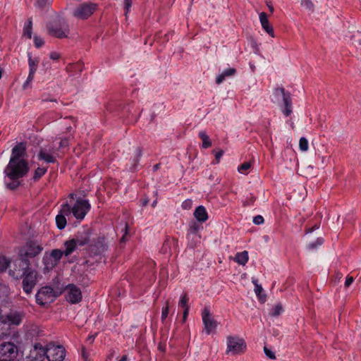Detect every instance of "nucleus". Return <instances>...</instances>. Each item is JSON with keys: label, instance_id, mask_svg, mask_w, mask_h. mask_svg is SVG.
Instances as JSON below:
<instances>
[{"label": "nucleus", "instance_id": "obj_10", "mask_svg": "<svg viewBox=\"0 0 361 361\" xmlns=\"http://www.w3.org/2000/svg\"><path fill=\"white\" fill-rule=\"evenodd\" d=\"M202 319L204 325L203 331L205 332L207 335L215 332L217 327V322L213 318L207 307H204L202 310Z\"/></svg>", "mask_w": 361, "mask_h": 361}, {"label": "nucleus", "instance_id": "obj_30", "mask_svg": "<svg viewBox=\"0 0 361 361\" xmlns=\"http://www.w3.org/2000/svg\"><path fill=\"white\" fill-rule=\"evenodd\" d=\"M324 243V239L322 238H317L315 241L311 242L307 244V247L309 250H313L317 249L318 247L322 245Z\"/></svg>", "mask_w": 361, "mask_h": 361}, {"label": "nucleus", "instance_id": "obj_7", "mask_svg": "<svg viewBox=\"0 0 361 361\" xmlns=\"http://www.w3.org/2000/svg\"><path fill=\"white\" fill-rule=\"evenodd\" d=\"M58 295L50 286H44L41 288L36 293V302L41 306L52 302Z\"/></svg>", "mask_w": 361, "mask_h": 361}, {"label": "nucleus", "instance_id": "obj_38", "mask_svg": "<svg viewBox=\"0 0 361 361\" xmlns=\"http://www.w3.org/2000/svg\"><path fill=\"white\" fill-rule=\"evenodd\" d=\"M250 167L251 164L250 162H245L238 166V171L240 173L246 174Z\"/></svg>", "mask_w": 361, "mask_h": 361}, {"label": "nucleus", "instance_id": "obj_9", "mask_svg": "<svg viewBox=\"0 0 361 361\" xmlns=\"http://www.w3.org/2000/svg\"><path fill=\"white\" fill-rule=\"evenodd\" d=\"M17 355V346L13 343L3 342L0 344V359L4 361H12Z\"/></svg>", "mask_w": 361, "mask_h": 361}, {"label": "nucleus", "instance_id": "obj_23", "mask_svg": "<svg viewBox=\"0 0 361 361\" xmlns=\"http://www.w3.org/2000/svg\"><path fill=\"white\" fill-rule=\"evenodd\" d=\"M64 246L66 247L63 252V255L66 257L71 255L77 247V243L74 241V239H71L70 240H67L64 243Z\"/></svg>", "mask_w": 361, "mask_h": 361}, {"label": "nucleus", "instance_id": "obj_2", "mask_svg": "<svg viewBox=\"0 0 361 361\" xmlns=\"http://www.w3.org/2000/svg\"><path fill=\"white\" fill-rule=\"evenodd\" d=\"M43 250V247L36 241L30 240L19 248L18 259L15 262L19 267H30V259L39 255Z\"/></svg>", "mask_w": 361, "mask_h": 361}, {"label": "nucleus", "instance_id": "obj_44", "mask_svg": "<svg viewBox=\"0 0 361 361\" xmlns=\"http://www.w3.org/2000/svg\"><path fill=\"white\" fill-rule=\"evenodd\" d=\"M192 206V201L190 199H187L182 202L181 207L183 209H190Z\"/></svg>", "mask_w": 361, "mask_h": 361}, {"label": "nucleus", "instance_id": "obj_45", "mask_svg": "<svg viewBox=\"0 0 361 361\" xmlns=\"http://www.w3.org/2000/svg\"><path fill=\"white\" fill-rule=\"evenodd\" d=\"M264 351L267 357H269V359L274 360L276 358L274 353L270 349H269L267 347L265 346L264 348Z\"/></svg>", "mask_w": 361, "mask_h": 361}, {"label": "nucleus", "instance_id": "obj_52", "mask_svg": "<svg viewBox=\"0 0 361 361\" xmlns=\"http://www.w3.org/2000/svg\"><path fill=\"white\" fill-rule=\"evenodd\" d=\"M223 154H224V152L222 150L217 152L216 153L215 158H216L217 162H219V160L221 158V157L223 156Z\"/></svg>", "mask_w": 361, "mask_h": 361}, {"label": "nucleus", "instance_id": "obj_4", "mask_svg": "<svg viewBox=\"0 0 361 361\" xmlns=\"http://www.w3.org/2000/svg\"><path fill=\"white\" fill-rule=\"evenodd\" d=\"M49 35L57 38H66L69 34V27L66 21L57 17L47 24Z\"/></svg>", "mask_w": 361, "mask_h": 361}, {"label": "nucleus", "instance_id": "obj_35", "mask_svg": "<svg viewBox=\"0 0 361 361\" xmlns=\"http://www.w3.org/2000/svg\"><path fill=\"white\" fill-rule=\"evenodd\" d=\"M201 228V226L196 222L192 221L189 225L188 233L190 234H196Z\"/></svg>", "mask_w": 361, "mask_h": 361}, {"label": "nucleus", "instance_id": "obj_14", "mask_svg": "<svg viewBox=\"0 0 361 361\" xmlns=\"http://www.w3.org/2000/svg\"><path fill=\"white\" fill-rule=\"evenodd\" d=\"M46 357L47 346L44 347L40 343H35L29 354L31 361H44Z\"/></svg>", "mask_w": 361, "mask_h": 361}, {"label": "nucleus", "instance_id": "obj_46", "mask_svg": "<svg viewBox=\"0 0 361 361\" xmlns=\"http://www.w3.org/2000/svg\"><path fill=\"white\" fill-rule=\"evenodd\" d=\"M51 2V0H37V4L39 7L44 8L47 5H49Z\"/></svg>", "mask_w": 361, "mask_h": 361}, {"label": "nucleus", "instance_id": "obj_15", "mask_svg": "<svg viewBox=\"0 0 361 361\" xmlns=\"http://www.w3.org/2000/svg\"><path fill=\"white\" fill-rule=\"evenodd\" d=\"M275 93L277 94H281L282 95L284 106V108L282 109V112L286 116H290L292 113V99L290 94L286 92L283 87L276 88Z\"/></svg>", "mask_w": 361, "mask_h": 361}, {"label": "nucleus", "instance_id": "obj_11", "mask_svg": "<svg viewBox=\"0 0 361 361\" xmlns=\"http://www.w3.org/2000/svg\"><path fill=\"white\" fill-rule=\"evenodd\" d=\"M89 207L88 200L79 197L72 207V213L77 219L82 220L87 213Z\"/></svg>", "mask_w": 361, "mask_h": 361}, {"label": "nucleus", "instance_id": "obj_55", "mask_svg": "<svg viewBox=\"0 0 361 361\" xmlns=\"http://www.w3.org/2000/svg\"><path fill=\"white\" fill-rule=\"evenodd\" d=\"M82 357H83V358H84L85 361H87V359H88V353L85 351V348H82Z\"/></svg>", "mask_w": 361, "mask_h": 361}, {"label": "nucleus", "instance_id": "obj_20", "mask_svg": "<svg viewBox=\"0 0 361 361\" xmlns=\"http://www.w3.org/2000/svg\"><path fill=\"white\" fill-rule=\"evenodd\" d=\"M236 73V69L234 68H228L225 69L221 73L216 77V83L220 85L226 78L233 77Z\"/></svg>", "mask_w": 361, "mask_h": 361}, {"label": "nucleus", "instance_id": "obj_43", "mask_svg": "<svg viewBox=\"0 0 361 361\" xmlns=\"http://www.w3.org/2000/svg\"><path fill=\"white\" fill-rule=\"evenodd\" d=\"M34 44H35V47L40 48L44 45V41L42 38H41L38 36H35L34 37Z\"/></svg>", "mask_w": 361, "mask_h": 361}, {"label": "nucleus", "instance_id": "obj_36", "mask_svg": "<svg viewBox=\"0 0 361 361\" xmlns=\"http://www.w3.org/2000/svg\"><path fill=\"white\" fill-rule=\"evenodd\" d=\"M299 148L302 152H306L308 150L309 142L305 137H300L299 140Z\"/></svg>", "mask_w": 361, "mask_h": 361}, {"label": "nucleus", "instance_id": "obj_31", "mask_svg": "<svg viewBox=\"0 0 361 361\" xmlns=\"http://www.w3.org/2000/svg\"><path fill=\"white\" fill-rule=\"evenodd\" d=\"M28 63H29V68H30L29 72H31V73H35L38 63H39L38 59H32L31 56H29Z\"/></svg>", "mask_w": 361, "mask_h": 361}, {"label": "nucleus", "instance_id": "obj_54", "mask_svg": "<svg viewBox=\"0 0 361 361\" xmlns=\"http://www.w3.org/2000/svg\"><path fill=\"white\" fill-rule=\"evenodd\" d=\"M32 82L26 80V81L23 85V89L27 90V88L30 87V84Z\"/></svg>", "mask_w": 361, "mask_h": 361}, {"label": "nucleus", "instance_id": "obj_41", "mask_svg": "<svg viewBox=\"0 0 361 361\" xmlns=\"http://www.w3.org/2000/svg\"><path fill=\"white\" fill-rule=\"evenodd\" d=\"M89 238L88 237H85V238H76V239H74V241L77 243V246H84L85 245H87L88 243H89Z\"/></svg>", "mask_w": 361, "mask_h": 361}, {"label": "nucleus", "instance_id": "obj_24", "mask_svg": "<svg viewBox=\"0 0 361 361\" xmlns=\"http://www.w3.org/2000/svg\"><path fill=\"white\" fill-rule=\"evenodd\" d=\"M248 252L247 251H243L237 252L234 260L240 265H245L248 261Z\"/></svg>", "mask_w": 361, "mask_h": 361}, {"label": "nucleus", "instance_id": "obj_49", "mask_svg": "<svg viewBox=\"0 0 361 361\" xmlns=\"http://www.w3.org/2000/svg\"><path fill=\"white\" fill-rule=\"evenodd\" d=\"M142 155V152L141 148L137 147L135 149V158H136L137 161H139V159L141 158Z\"/></svg>", "mask_w": 361, "mask_h": 361}, {"label": "nucleus", "instance_id": "obj_17", "mask_svg": "<svg viewBox=\"0 0 361 361\" xmlns=\"http://www.w3.org/2000/svg\"><path fill=\"white\" fill-rule=\"evenodd\" d=\"M259 21L262 28L266 32H267L271 37H274V32L273 27L269 23L267 15L264 12H262L259 16Z\"/></svg>", "mask_w": 361, "mask_h": 361}, {"label": "nucleus", "instance_id": "obj_64", "mask_svg": "<svg viewBox=\"0 0 361 361\" xmlns=\"http://www.w3.org/2000/svg\"><path fill=\"white\" fill-rule=\"evenodd\" d=\"M156 204H157V201H154L152 203V207H155Z\"/></svg>", "mask_w": 361, "mask_h": 361}, {"label": "nucleus", "instance_id": "obj_8", "mask_svg": "<svg viewBox=\"0 0 361 361\" xmlns=\"http://www.w3.org/2000/svg\"><path fill=\"white\" fill-rule=\"evenodd\" d=\"M65 356V348L62 345H55L52 343L47 345L46 358L49 361H63Z\"/></svg>", "mask_w": 361, "mask_h": 361}, {"label": "nucleus", "instance_id": "obj_53", "mask_svg": "<svg viewBox=\"0 0 361 361\" xmlns=\"http://www.w3.org/2000/svg\"><path fill=\"white\" fill-rule=\"evenodd\" d=\"M189 310H183V322H185L188 318Z\"/></svg>", "mask_w": 361, "mask_h": 361}, {"label": "nucleus", "instance_id": "obj_33", "mask_svg": "<svg viewBox=\"0 0 361 361\" xmlns=\"http://www.w3.org/2000/svg\"><path fill=\"white\" fill-rule=\"evenodd\" d=\"M252 282L255 285V293L258 296L259 299H262V297L261 296V293L263 290V288L260 284L258 283V279L255 278L252 279Z\"/></svg>", "mask_w": 361, "mask_h": 361}, {"label": "nucleus", "instance_id": "obj_13", "mask_svg": "<svg viewBox=\"0 0 361 361\" xmlns=\"http://www.w3.org/2000/svg\"><path fill=\"white\" fill-rule=\"evenodd\" d=\"M66 300L72 304L79 302L82 300V293L74 284H69L65 289Z\"/></svg>", "mask_w": 361, "mask_h": 361}, {"label": "nucleus", "instance_id": "obj_27", "mask_svg": "<svg viewBox=\"0 0 361 361\" xmlns=\"http://www.w3.org/2000/svg\"><path fill=\"white\" fill-rule=\"evenodd\" d=\"M56 224L59 229H63L67 224L66 218L61 214H57L56 216Z\"/></svg>", "mask_w": 361, "mask_h": 361}, {"label": "nucleus", "instance_id": "obj_42", "mask_svg": "<svg viewBox=\"0 0 361 361\" xmlns=\"http://www.w3.org/2000/svg\"><path fill=\"white\" fill-rule=\"evenodd\" d=\"M169 302L166 301V306L163 307L162 312H161V320L164 321L169 314Z\"/></svg>", "mask_w": 361, "mask_h": 361}, {"label": "nucleus", "instance_id": "obj_28", "mask_svg": "<svg viewBox=\"0 0 361 361\" xmlns=\"http://www.w3.org/2000/svg\"><path fill=\"white\" fill-rule=\"evenodd\" d=\"M188 301H189V297L186 293H184L180 296L178 305L181 307H183V310H186V309L189 310V306L188 305Z\"/></svg>", "mask_w": 361, "mask_h": 361}, {"label": "nucleus", "instance_id": "obj_26", "mask_svg": "<svg viewBox=\"0 0 361 361\" xmlns=\"http://www.w3.org/2000/svg\"><path fill=\"white\" fill-rule=\"evenodd\" d=\"M47 171L46 167H38L34 172L32 180L34 182L39 180Z\"/></svg>", "mask_w": 361, "mask_h": 361}, {"label": "nucleus", "instance_id": "obj_51", "mask_svg": "<svg viewBox=\"0 0 361 361\" xmlns=\"http://www.w3.org/2000/svg\"><path fill=\"white\" fill-rule=\"evenodd\" d=\"M353 282V277H347L346 280H345V286L346 287H348V286H350L352 284Z\"/></svg>", "mask_w": 361, "mask_h": 361}, {"label": "nucleus", "instance_id": "obj_47", "mask_svg": "<svg viewBox=\"0 0 361 361\" xmlns=\"http://www.w3.org/2000/svg\"><path fill=\"white\" fill-rule=\"evenodd\" d=\"M132 0H124V8L126 10V16H127V13L130 11V8L132 6Z\"/></svg>", "mask_w": 361, "mask_h": 361}, {"label": "nucleus", "instance_id": "obj_12", "mask_svg": "<svg viewBox=\"0 0 361 361\" xmlns=\"http://www.w3.org/2000/svg\"><path fill=\"white\" fill-rule=\"evenodd\" d=\"M63 255V252L62 250L59 249L52 250L49 257L44 256L43 258L45 268L52 269L56 267L59 264Z\"/></svg>", "mask_w": 361, "mask_h": 361}, {"label": "nucleus", "instance_id": "obj_32", "mask_svg": "<svg viewBox=\"0 0 361 361\" xmlns=\"http://www.w3.org/2000/svg\"><path fill=\"white\" fill-rule=\"evenodd\" d=\"M10 262L11 261L8 258L0 255V272L5 271L7 269Z\"/></svg>", "mask_w": 361, "mask_h": 361}, {"label": "nucleus", "instance_id": "obj_3", "mask_svg": "<svg viewBox=\"0 0 361 361\" xmlns=\"http://www.w3.org/2000/svg\"><path fill=\"white\" fill-rule=\"evenodd\" d=\"M18 273H16V270H10V275L13 277L18 279L21 277L23 279L22 286L24 292L26 294H30L32 292V289L35 287L37 283L39 274L38 272L32 269L30 267H20Z\"/></svg>", "mask_w": 361, "mask_h": 361}, {"label": "nucleus", "instance_id": "obj_48", "mask_svg": "<svg viewBox=\"0 0 361 361\" xmlns=\"http://www.w3.org/2000/svg\"><path fill=\"white\" fill-rule=\"evenodd\" d=\"M253 223L256 225H260L264 223V218L261 215H257L253 218Z\"/></svg>", "mask_w": 361, "mask_h": 361}, {"label": "nucleus", "instance_id": "obj_39", "mask_svg": "<svg viewBox=\"0 0 361 361\" xmlns=\"http://www.w3.org/2000/svg\"><path fill=\"white\" fill-rule=\"evenodd\" d=\"M301 6L310 11H314V4L311 0H301Z\"/></svg>", "mask_w": 361, "mask_h": 361}, {"label": "nucleus", "instance_id": "obj_6", "mask_svg": "<svg viewBox=\"0 0 361 361\" xmlns=\"http://www.w3.org/2000/svg\"><path fill=\"white\" fill-rule=\"evenodd\" d=\"M246 349L245 341L238 336L227 337L226 354L232 355L243 353Z\"/></svg>", "mask_w": 361, "mask_h": 361}, {"label": "nucleus", "instance_id": "obj_29", "mask_svg": "<svg viewBox=\"0 0 361 361\" xmlns=\"http://www.w3.org/2000/svg\"><path fill=\"white\" fill-rule=\"evenodd\" d=\"M32 32V22L29 20L27 23L25 25L23 28V35L28 39H31Z\"/></svg>", "mask_w": 361, "mask_h": 361}, {"label": "nucleus", "instance_id": "obj_61", "mask_svg": "<svg viewBox=\"0 0 361 361\" xmlns=\"http://www.w3.org/2000/svg\"><path fill=\"white\" fill-rule=\"evenodd\" d=\"M118 361H128V357L126 355H123Z\"/></svg>", "mask_w": 361, "mask_h": 361}, {"label": "nucleus", "instance_id": "obj_56", "mask_svg": "<svg viewBox=\"0 0 361 361\" xmlns=\"http://www.w3.org/2000/svg\"><path fill=\"white\" fill-rule=\"evenodd\" d=\"M68 140H66V139L61 140L60 147H63L66 146L68 145Z\"/></svg>", "mask_w": 361, "mask_h": 361}, {"label": "nucleus", "instance_id": "obj_34", "mask_svg": "<svg viewBox=\"0 0 361 361\" xmlns=\"http://www.w3.org/2000/svg\"><path fill=\"white\" fill-rule=\"evenodd\" d=\"M72 213V207L69 204L65 203L62 205V207L59 212V214L63 215V216H69Z\"/></svg>", "mask_w": 361, "mask_h": 361}, {"label": "nucleus", "instance_id": "obj_5", "mask_svg": "<svg viewBox=\"0 0 361 361\" xmlns=\"http://www.w3.org/2000/svg\"><path fill=\"white\" fill-rule=\"evenodd\" d=\"M109 245L104 237L99 236L92 240V264L105 262V253Z\"/></svg>", "mask_w": 361, "mask_h": 361}, {"label": "nucleus", "instance_id": "obj_37", "mask_svg": "<svg viewBox=\"0 0 361 361\" xmlns=\"http://www.w3.org/2000/svg\"><path fill=\"white\" fill-rule=\"evenodd\" d=\"M12 181L11 183H6V188L14 190L18 188L20 184V182L18 180L19 179H11Z\"/></svg>", "mask_w": 361, "mask_h": 361}, {"label": "nucleus", "instance_id": "obj_62", "mask_svg": "<svg viewBox=\"0 0 361 361\" xmlns=\"http://www.w3.org/2000/svg\"><path fill=\"white\" fill-rule=\"evenodd\" d=\"M96 6H97V5H96V4H95V5H93V4H92V7H91L92 11L93 10H94V9H95Z\"/></svg>", "mask_w": 361, "mask_h": 361}, {"label": "nucleus", "instance_id": "obj_19", "mask_svg": "<svg viewBox=\"0 0 361 361\" xmlns=\"http://www.w3.org/2000/svg\"><path fill=\"white\" fill-rule=\"evenodd\" d=\"M193 214L200 223H204L208 219V214L204 206L200 205L196 207Z\"/></svg>", "mask_w": 361, "mask_h": 361}, {"label": "nucleus", "instance_id": "obj_25", "mask_svg": "<svg viewBox=\"0 0 361 361\" xmlns=\"http://www.w3.org/2000/svg\"><path fill=\"white\" fill-rule=\"evenodd\" d=\"M198 135L200 139L202 140L203 148L207 149L212 146V142L210 140V138L205 131L202 130L199 133Z\"/></svg>", "mask_w": 361, "mask_h": 361}, {"label": "nucleus", "instance_id": "obj_60", "mask_svg": "<svg viewBox=\"0 0 361 361\" xmlns=\"http://www.w3.org/2000/svg\"><path fill=\"white\" fill-rule=\"evenodd\" d=\"M267 6L269 7L270 11L272 13L274 12V7L271 4H269V3L267 4Z\"/></svg>", "mask_w": 361, "mask_h": 361}, {"label": "nucleus", "instance_id": "obj_18", "mask_svg": "<svg viewBox=\"0 0 361 361\" xmlns=\"http://www.w3.org/2000/svg\"><path fill=\"white\" fill-rule=\"evenodd\" d=\"M24 317L25 314L23 312L15 311L8 314L6 318L10 324L18 326L22 322Z\"/></svg>", "mask_w": 361, "mask_h": 361}, {"label": "nucleus", "instance_id": "obj_22", "mask_svg": "<svg viewBox=\"0 0 361 361\" xmlns=\"http://www.w3.org/2000/svg\"><path fill=\"white\" fill-rule=\"evenodd\" d=\"M39 160H43L47 163H55L56 159L54 157L50 154L44 148H42L38 154Z\"/></svg>", "mask_w": 361, "mask_h": 361}, {"label": "nucleus", "instance_id": "obj_40", "mask_svg": "<svg viewBox=\"0 0 361 361\" xmlns=\"http://www.w3.org/2000/svg\"><path fill=\"white\" fill-rule=\"evenodd\" d=\"M282 310V305L281 304H277L273 307L271 314L274 317L278 316L281 313Z\"/></svg>", "mask_w": 361, "mask_h": 361}, {"label": "nucleus", "instance_id": "obj_57", "mask_svg": "<svg viewBox=\"0 0 361 361\" xmlns=\"http://www.w3.org/2000/svg\"><path fill=\"white\" fill-rule=\"evenodd\" d=\"M34 75H35V73H31V72H29V75H28L27 80L32 82L34 79Z\"/></svg>", "mask_w": 361, "mask_h": 361}, {"label": "nucleus", "instance_id": "obj_21", "mask_svg": "<svg viewBox=\"0 0 361 361\" xmlns=\"http://www.w3.org/2000/svg\"><path fill=\"white\" fill-rule=\"evenodd\" d=\"M42 335V331L38 326L32 325L25 333L27 340L32 341L34 338L39 337Z\"/></svg>", "mask_w": 361, "mask_h": 361}, {"label": "nucleus", "instance_id": "obj_59", "mask_svg": "<svg viewBox=\"0 0 361 361\" xmlns=\"http://www.w3.org/2000/svg\"><path fill=\"white\" fill-rule=\"evenodd\" d=\"M160 167V164H157L153 166V170L155 171L158 170Z\"/></svg>", "mask_w": 361, "mask_h": 361}, {"label": "nucleus", "instance_id": "obj_16", "mask_svg": "<svg viewBox=\"0 0 361 361\" xmlns=\"http://www.w3.org/2000/svg\"><path fill=\"white\" fill-rule=\"evenodd\" d=\"M72 15L78 20H85L90 17V3L84 2L78 5Z\"/></svg>", "mask_w": 361, "mask_h": 361}, {"label": "nucleus", "instance_id": "obj_63", "mask_svg": "<svg viewBox=\"0 0 361 361\" xmlns=\"http://www.w3.org/2000/svg\"><path fill=\"white\" fill-rule=\"evenodd\" d=\"M70 198L73 199L74 198V194L71 193L69 195Z\"/></svg>", "mask_w": 361, "mask_h": 361}, {"label": "nucleus", "instance_id": "obj_58", "mask_svg": "<svg viewBox=\"0 0 361 361\" xmlns=\"http://www.w3.org/2000/svg\"><path fill=\"white\" fill-rule=\"evenodd\" d=\"M42 102H47V101H50V102H56V99H49V98H43L42 99Z\"/></svg>", "mask_w": 361, "mask_h": 361}, {"label": "nucleus", "instance_id": "obj_1", "mask_svg": "<svg viewBox=\"0 0 361 361\" xmlns=\"http://www.w3.org/2000/svg\"><path fill=\"white\" fill-rule=\"evenodd\" d=\"M26 157V144L17 143L11 150L9 162L4 169L6 176L9 179H20L26 176L30 169Z\"/></svg>", "mask_w": 361, "mask_h": 361}, {"label": "nucleus", "instance_id": "obj_50", "mask_svg": "<svg viewBox=\"0 0 361 361\" xmlns=\"http://www.w3.org/2000/svg\"><path fill=\"white\" fill-rule=\"evenodd\" d=\"M49 57L52 60H58L60 58V54L58 52L52 51L50 53Z\"/></svg>", "mask_w": 361, "mask_h": 361}]
</instances>
